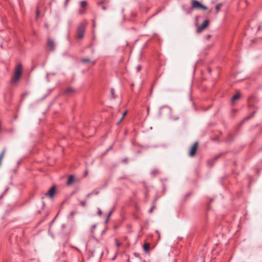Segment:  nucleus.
<instances>
[{"label": "nucleus", "mask_w": 262, "mask_h": 262, "mask_svg": "<svg viewBox=\"0 0 262 262\" xmlns=\"http://www.w3.org/2000/svg\"><path fill=\"white\" fill-rule=\"evenodd\" d=\"M23 67L20 63L17 64L14 68L13 76L11 79V83L14 84L18 81L22 74Z\"/></svg>", "instance_id": "nucleus-1"}, {"label": "nucleus", "mask_w": 262, "mask_h": 262, "mask_svg": "<svg viewBox=\"0 0 262 262\" xmlns=\"http://www.w3.org/2000/svg\"><path fill=\"white\" fill-rule=\"evenodd\" d=\"M157 201V198H155L154 200H153L152 203V206L148 211L149 213H151L152 212L154 209L156 208V204Z\"/></svg>", "instance_id": "nucleus-16"}, {"label": "nucleus", "mask_w": 262, "mask_h": 262, "mask_svg": "<svg viewBox=\"0 0 262 262\" xmlns=\"http://www.w3.org/2000/svg\"><path fill=\"white\" fill-rule=\"evenodd\" d=\"M227 152H224V153H221V154H218L217 155L215 156L213 158V160H214V161H216V160H217L219 158H220L222 156L226 155Z\"/></svg>", "instance_id": "nucleus-21"}, {"label": "nucleus", "mask_w": 262, "mask_h": 262, "mask_svg": "<svg viewBox=\"0 0 262 262\" xmlns=\"http://www.w3.org/2000/svg\"><path fill=\"white\" fill-rule=\"evenodd\" d=\"M136 71L137 72H139L141 70V66L140 65H138L136 68Z\"/></svg>", "instance_id": "nucleus-30"}, {"label": "nucleus", "mask_w": 262, "mask_h": 262, "mask_svg": "<svg viewBox=\"0 0 262 262\" xmlns=\"http://www.w3.org/2000/svg\"><path fill=\"white\" fill-rule=\"evenodd\" d=\"M258 102L257 97L254 95L249 96L247 98V103L256 104Z\"/></svg>", "instance_id": "nucleus-11"}, {"label": "nucleus", "mask_w": 262, "mask_h": 262, "mask_svg": "<svg viewBox=\"0 0 262 262\" xmlns=\"http://www.w3.org/2000/svg\"><path fill=\"white\" fill-rule=\"evenodd\" d=\"M126 113H127V112H126V111H125V112H124V113H123V114H122V117L123 118H124V117H125V115H126Z\"/></svg>", "instance_id": "nucleus-36"}, {"label": "nucleus", "mask_w": 262, "mask_h": 262, "mask_svg": "<svg viewBox=\"0 0 262 262\" xmlns=\"http://www.w3.org/2000/svg\"><path fill=\"white\" fill-rule=\"evenodd\" d=\"M128 158H125L123 159H122V163H127L128 162Z\"/></svg>", "instance_id": "nucleus-31"}, {"label": "nucleus", "mask_w": 262, "mask_h": 262, "mask_svg": "<svg viewBox=\"0 0 262 262\" xmlns=\"http://www.w3.org/2000/svg\"><path fill=\"white\" fill-rule=\"evenodd\" d=\"M150 248V244L148 243H145L143 245V250L145 252H148Z\"/></svg>", "instance_id": "nucleus-18"}, {"label": "nucleus", "mask_w": 262, "mask_h": 262, "mask_svg": "<svg viewBox=\"0 0 262 262\" xmlns=\"http://www.w3.org/2000/svg\"><path fill=\"white\" fill-rule=\"evenodd\" d=\"M207 71L209 73H211V69L210 68H208L207 69Z\"/></svg>", "instance_id": "nucleus-37"}, {"label": "nucleus", "mask_w": 262, "mask_h": 262, "mask_svg": "<svg viewBox=\"0 0 262 262\" xmlns=\"http://www.w3.org/2000/svg\"><path fill=\"white\" fill-rule=\"evenodd\" d=\"M56 191V186L55 185H53L46 193V195L49 196L50 198H53Z\"/></svg>", "instance_id": "nucleus-9"}, {"label": "nucleus", "mask_w": 262, "mask_h": 262, "mask_svg": "<svg viewBox=\"0 0 262 262\" xmlns=\"http://www.w3.org/2000/svg\"><path fill=\"white\" fill-rule=\"evenodd\" d=\"M81 61L83 63H88V62H91L92 65H95V63H96V61H91L90 59L89 58H82L81 59Z\"/></svg>", "instance_id": "nucleus-17"}, {"label": "nucleus", "mask_w": 262, "mask_h": 262, "mask_svg": "<svg viewBox=\"0 0 262 262\" xmlns=\"http://www.w3.org/2000/svg\"><path fill=\"white\" fill-rule=\"evenodd\" d=\"M47 47L49 49V51H53L55 47L54 40L50 38H48L47 39Z\"/></svg>", "instance_id": "nucleus-10"}, {"label": "nucleus", "mask_w": 262, "mask_h": 262, "mask_svg": "<svg viewBox=\"0 0 262 262\" xmlns=\"http://www.w3.org/2000/svg\"><path fill=\"white\" fill-rule=\"evenodd\" d=\"M127 262H130V261L129 258L127 260Z\"/></svg>", "instance_id": "nucleus-39"}, {"label": "nucleus", "mask_w": 262, "mask_h": 262, "mask_svg": "<svg viewBox=\"0 0 262 262\" xmlns=\"http://www.w3.org/2000/svg\"><path fill=\"white\" fill-rule=\"evenodd\" d=\"M222 7V3H219L215 6V9H216V12L217 13L219 12L220 9H221Z\"/></svg>", "instance_id": "nucleus-22"}, {"label": "nucleus", "mask_w": 262, "mask_h": 262, "mask_svg": "<svg viewBox=\"0 0 262 262\" xmlns=\"http://www.w3.org/2000/svg\"><path fill=\"white\" fill-rule=\"evenodd\" d=\"M255 114V111H253L251 114H250L247 116L245 117L243 121H242L241 123L243 124L245 122L249 120V119L252 118Z\"/></svg>", "instance_id": "nucleus-14"}, {"label": "nucleus", "mask_w": 262, "mask_h": 262, "mask_svg": "<svg viewBox=\"0 0 262 262\" xmlns=\"http://www.w3.org/2000/svg\"><path fill=\"white\" fill-rule=\"evenodd\" d=\"M191 194L192 193L191 192L186 194L185 196V200H186Z\"/></svg>", "instance_id": "nucleus-29"}, {"label": "nucleus", "mask_w": 262, "mask_h": 262, "mask_svg": "<svg viewBox=\"0 0 262 262\" xmlns=\"http://www.w3.org/2000/svg\"><path fill=\"white\" fill-rule=\"evenodd\" d=\"M95 227V225L93 226V228H94Z\"/></svg>", "instance_id": "nucleus-40"}, {"label": "nucleus", "mask_w": 262, "mask_h": 262, "mask_svg": "<svg viewBox=\"0 0 262 262\" xmlns=\"http://www.w3.org/2000/svg\"><path fill=\"white\" fill-rule=\"evenodd\" d=\"M80 13L82 14V12L81 11H80Z\"/></svg>", "instance_id": "nucleus-41"}, {"label": "nucleus", "mask_w": 262, "mask_h": 262, "mask_svg": "<svg viewBox=\"0 0 262 262\" xmlns=\"http://www.w3.org/2000/svg\"><path fill=\"white\" fill-rule=\"evenodd\" d=\"M134 255L137 257H140L139 254L137 253H134Z\"/></svg>", "instance_id": "nucleus-35"}, {"label": "nucleus", "mask_w": 262, "mask_h": 262, "mask_svg": "<svg viewBox=\"0 0 262 262\" xmlns=\"http://www.w3.org/2000/svg\"><path fill=\"white\" fill-rule=\"evenodd\" d=\"M112 148V147H110L108 149H107V150H106V151H105V152L103 154V155H105L108 151L109 150H110Z\"/></svg>", "instance_id": "nucleus-34"}, {"label": "nucleus", "mask_w": 262, "mask_h": 262, "mask_svg": "<svg viewBox=\"0 0 262 262\" xmlns=\"http://www.w3.org/2000/svg\"><path fill=\"white\" fill-rule=\"evenodd\" d=\"M108 0H102L98 2L97 5L99 6H101L102 10H106L107 9L106 5L108 4Z\"/></svg>", "instance_id": "nucleus-12"}, {"label": "nucleus", "mask_w": 262, "mask_h": 262, "mask_svg": "<svg viewBox=\"0 0 262 262\" xmlns=\"http://www.w3.org/2000/svg\"><path fill=\"white\" fill-rule=\"evenodd\" d=\"M241 97H242L241 93L240 92V91L239 90H236V94L235 95H234L231 97V99L230 100V104L232 106H233L235 104L236 101L240 100Z\"/></svg>", "instance_id": "nucleus-5"}, {"label": "nucleus", "mask_w": 262, "mask_h": 262, "mask_svg": "<svg viewBox=\"0 0 262 262\" xmlns=\"http://www.w3.org/2000/svg\"><path fill=\"white\" fill-rule=\"evenodd\" d=\"M160 173V170L158 169H154L151 170L150 174L153 177H156Z\"/></svg>", "instance_id": "nucleus-20"}, {"label": "nucleus", "mask_w": 262, "mask_h": 262, "mask_svg": "<svg viewBox=\"0 0 262 262\" xmlns=\"http://www.w3.org/2000/svg\"><path fill=\"white\" fill-rule=\"evenodd\" d=\"M36 17H38L39 14V11L38 8H37V9H36Z\"/></svg>", "instance_id": "nucleus-33"}, {"label": "nucleus", "mask_w": 262, "mask_h": 262, "mask_svg": "<svg viewBox=\"0 0 262 262\" xmlns=\"http://www.w3.org/2000/svg\"><path fill=\"white\" fill-rule=\"evenodd\" d=\"M80 204L82 207H85L86 201H80Z\"/></svg>", "instance_id": "nucleus-27"}, {"label": "nucleus", "mask_w": 262, "mask_h": 262, "mask_svg": "<svg viewBox=\"0 0 262 262\" xmlns=\"http://www.w3.org/2000/svg\"><path fill=\"white\" fill-rule=\"evenodd\" d=\"M72 227L71 225L68 224H63L61 226L60 233L65 237L66 239L68 241L69 239L70 235L72 233Z\"/></svg>", "instance_id": "nucleus-2"}, {"label": "nucleus", "mask_w": 262, "mask_h": 262, "mask_svg": "<svg viewBox=\"0 0 262 262\" xmlns=\"http://www.w3.org/2000/svg\"><path fill=\"white\" fill-rule=\"evenodd\" d=\"M112 213H113V210H112L111 211H110L109 212V213H108L107 216V217H106V220H105V223H107L108 222V220H109L110 217L111 216V215H112Z\"/></svg>", "instance_id": "nucleus-25"}, {"label": "nucleus", "mask_w": 262, "mask_h": 262, "mask_svg": "<svg viewBox=\"0 0 262 262\" xmlns=\"http://www.w3.org/2000/svg\"><path fill=\"white\" fill-rule=\"evenodd\" d=\"M209 24V20L206 19L205 20H204L202 23L201 25L198 27L197 29H196V32L198 33H200L201 32H202L203 30L205 29L208 27Z\"/></svg>", "instance_id": "nucleus-8"}, {"label": "nucleus", "mask_w": 262, "mask_h": 262, "mask_svg": "<svg viewBox=\"0 0 262 262\" xmlns=\"http://www.w3.org/2000/svg\"><path fill=\"white\" fill-rule=\"evenodd\" d=\"M85 31V26L84 24H81L78 27L77 30V38L81 39L83 37Z\"/></svg>", "instance_id": "nucleus-3"}, {"label": "nucleus", "mask_w": 262, "mask_h": 262, "mask_svg": "<svg viewBox=\"0 0 262 262\" xmlns=\"http://www.w3.org/2000/svg\"><path fill=\"white\" fill-rule=\"evenodd\" d=\"M99 193V191L97 190H93L91 192L88 193L87 195H86V198L88 199V198H89L91 195H97L98 194V193Z\"/></svg>", "instance_id": "nucleus-19"}, {"label": "nucleus", "mask_w": 262, "mask_h": 262, "mask_svg": "<svg viewBox=\"0 0 262 262\" xmlns=\"http://www.w3.org/2000/svg\"><path fill=\"white\" fill-rule=\"evenodd\" d=\"M199 147V143L195 142L190 147L188 155L190 157H194L196 154Z\"/></svg>", "instance_id": "nucleus-7"}, {"label": "nucleus", "mask_w": 262, "mask_h": 262, "mask_svg": "<svg viewBox=\"0 0 262 262\" xmlns=\"http://www.w3.org/2000/svg\"><path fill=\"white\" fill-rule=\"evenodd\" d=\"M76 181L75 177L74 175H70L68 178V180L67 182V185L70 186L74 184V183Z\"/></svg>", "instance_id": "nucleus-13"}, {"label": "nucleus", "mask_w": 262, "mask_h": 262, "mask_svg": "<svg viewBox=\"0 0 262 262\" xmlns=\"http://www.w3.org/2000/svg\"><path fill=\"white\" fill-rule=\"evenodd\" d=\"M247 107L248 108L253 109V111H255V113L258 109V107L256 105V104H253L251 103H247Z\"/></svg>", "instance_id": "nucleus-15"}, {"label": "nucleus", "mask_w": 262, "mask_h": 262, "mask_svg": "<svg viewBox=\"0 0 262 262\" xmlns=\"http://www.w3.org/2000/svg\"><path fill=\"white\" fill-rule=\"evenodd\" d=\"M111 95H112V97L113 98L115 99L116 98V96H115V90L114 89H111Z\"/></svg>", "instance_id": "nucleus-26"}, {"label": "nucleus", "mask_w": 262, "mask_h": 262, "mask_svg": "<svg viewBox=\"0 0 262 262\" xmlns=\"http://www.w3.org/2000/svg\"><path fill=\"white\" fill-rule=\"evenodd\" d=\"M124 118H123L122 117H121V118L119 119V120L117 122V124L119 125L122 121V120H123Z\"/></svg>", "instance_id": "nucleus-32"}, {"label": "nucleus", "mask_w": 262, "mask_h": 262, "mask_svg": "<svg viewBox=\"0 0 262 262\" xmlns=\"http://www.w3.org/2000/svg\"><path fill=\"white\" fill-rule=\"evenodd\" d=\"M134 84H132V87H133V86H134Z\"/></svg>", "instance_id": "nucleus-42"}, {"label": "nucleus", "mask_w": 262, "mask_h": 262, "mask_svg": "<svg viewBox=\"0 0 262 262\" xmlns=\"http://www.w3.org/2000/svg\"><path fill=\"white\" fill-rule=\"evenodd\" d=\"M80 5L82 8H85L87 6V2L85 1H81Z\"/></svg>", "instance_id": "nucleus-24"}, {"label": "nucleus", "mask_w": 262, "mask_h": 262, "mask_svg": "<svg viewBox=\"0 0 262 262\" xmlns=\"http://www.w3.org/2000/svg\"><path fill=\"white\" fill-rule=\"evenodd\" d=\"M76 93V90L74 88L67 87L63 92L62 95L65 96H72Z\"/></svg>", "instance_id": "nucleus-6"}, {"label": "nucleus", "mask_w": 262, "mask_h": 262, "mask_svg": "<svg viewBox=\"0 0 262 262\" xmlns=\"http://www.w3.org/2000/svg\"><path fill=\"white\" fill-rule=\"evenodd\" d=\"M97 214L99 216H101L102 214V212L100 208H98L97 209Z\"/></svg>", "instance_id": "nucleus-28"}, {"label": "nucleus", "mask_w": 262, "mask_h": 262, "mask_svg": "<svg viewBox=\"0 0 262 262\" xmlns=\"http://www.w3.org/2000/svg\"><path fill=\"white\" fill-rule=\"evenodd\" d=\"M191 9H198L206 10L207 8L205 6L202 4L198 1L192 0L191 1Z\"/></svg>", "instance_id": "nucleus-4"}, {"label": "nucleus", "mask_w": 262, "mask_h": 262, "mask_svg": "<svg viewBox=\"0 0 262 262\" xmlns=\"http://www.w3.org/2000/svg\"><path fill=\"white\" fill-rule=\"evenodd\" d=\"M115 245L117 248L120 247L122 245V243H120L117 238L115 239Z\"/></svg>", "instance_id": "nucleus-23"}, {"label": "nucleus", "mask_w": 262, "mask_h": 262, "mask_svg": "<svg viewBox=\"0 0 262 262\" xmlns=\"http://www.w3.org/2000/svg\"><path fill=\"white\" fill-rule=\"evenodd\" d=\"M210 37H211V35H208L206 36V39H209Z\"/></svg>", "instance_id": "nucleus-38"}]
</instances>
